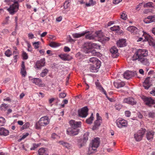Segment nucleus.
I'll list each match as a JSON object with an SVG mask.
<instances>
[{
    "label": "nucleus",
    "mask_w": 155,
    "mask_h": 155,
    "mask_svg": "<svg viewBox=\"0 0 155 155\" xmlns=\"http://www.w3.org/2000/svg\"><path fill=\"white\" fill-rule=\"evenodd\" d=\"M148 55V51L146 49H139L131 58L133 61L138 60L143 65L149 66L150 62L146 57Z\"/></svg>",
    "instance_id": "nucleus-1"
},
{
    "label": "nucleus",
    "mask_w": 155,
    "mask_h": 155,
    "mask_svg": "<svg viewBox=\"0 0 155 155\" xmlns=\"http://www.w3.org/2000/svg\"><path fill=\"white\" fill-rule=\"evenodd\" d=\"M100 143V139L98 137H96L91 142L89 148L88 153H93L92 150L94 151L98 147Z\"/></svg>",
    "instance_id": "nucleus-2"
},
{
    "label": "nucleus",
    "mask_w": 155,
    "mask_h": 155,
    "mask_svg": "<svg viewBox=\"0 0 155 155\" xmlns=\"http://www.w3.org/2000/svg\"><path fill=\"white\" fill-rule=\"evenodd\" d=\"M49 123V118L48 117L45 116L41 117L38 123H37L36 126V128L39 129L40 128L41 126H45L48 125Z\"/></svg>",
    "instance_id": "nucleus-3"
},
{
    "label": "nucleus",
    "mask_w": 155,
    "mask_h": 155,
    "mask_svg": "<svg viewBox=\"0 0 155 155\" xmlns=\"http://www.w3.org/2000/svg\"><path fill=\"white\" fill-rule=\"evenodd\" d=\"M19 5L18 1L15 2L12 5H11L7 9L8 11L11 15H13L18 10Z\"/></svg>",
    "instance_id": "nucleus-4"
},
{
    "label": "nucleus",
    "mask_w": 155,
    "mask_h": 155,
    "mask_svg": "<svg viewBox=\"0 0 155 155\" xmlns=\"http://www.w3.org/2000/svg\"><path fill=\"white\" fill-rule=\"evenodd\" d=\"M102 32L100 31H96L94 33H91L87 34L85 35V38L87 39L94 40L96 37H101L100 35H101Z\"/></svg>",
    "instance_id": "nucleus-5"
},
{
    "label": "nucleus",
    "mask_w": 155,
    "mask_h": 155,
    "mask_svg": "<svg viewBox=\"0 0 155 155\" xmlns=\"http://www.w3.org/2000/svg\"><path fill=\"white\" fill-rule=\"evenodd\" d=\"M145 131V129H142L134 134V137L136 141H140L142 140Z\"/></svg>",
    "instance_id": "nucleus-6"
},
{
    "label": "nucleus",
    "mask_w": 155,
    "mask_h": 155,
    "mask_svg": "<svg viewBox=\"0 0 155 155\" xmlns=\"http://www.w3.org/2000/svg\"><path fill=\"white\" fill-rule=\"evenodd\" d=\"M88 109L87 107H84L78 110V114L80 117L85 118L88 115Z\"/></svg>",
    "instance_id": "nucleus-7"
},
{
    "label": "nucleus",
    "mask_w": 155,
    "mask_h": 155,
    "mask_svg": "<svg viewBox=\"0 0 155 155\" xmlns=\"http://www.w3.org/2000/svg\"><path fill=\"white\" fill-rule=\"evenodd\" d=\"M79 131V130L78 129H75L71 127L67 129V134L70 136H73L77 135Z\"/></svg>",
    "instance_id": "nucleus-8"
},
{
    "label": "nucleus",
    "mask_w": 155,
    "mask_h": 155,
    "mask_svg": "<svg viewBox=\"0 0 155 155\" xmlns=\"http://www.w3.org/2000/svg\"><path fill=\"white\" fill-rule=\"evenodd\" d=\"M117 125L119 128L127 126V123L126 120L122 119H118L116 121Z\"/></svg>",
    "instance_id": "nucleus-9"
},
{
    "label": "nucleus",
    "mask_w": 155,
    "mask_h": 155,
    "mask_svg": "<svg viewBox=\"0 0 155 155\" xmlns=\"http://www.w3.org/2000/svg\"><path fill=\"white\" fill-rule=\"evenodd\" d=\"M71 127L75 129H78L81 127V121H76L74 120H71L69 121Z\"/></svg>",
    "instance_id": "nucleus-10"
},
{
    "label": "nucleus",
    "mask_w": 155,
    "mask_h": 155,
    "mask_svg": "<svg viewBox=\"0 0 155 155\" xmlns=\"http://www.w3.org/2000/svg\"><path fill=\"white\" fill-rule=\"evenodd\" d=\"M143 101L145 104L149 106H151L152 105L155 104L154 100L151 97H144Z\"/></svg>",
    "instance_id": "nucleus-11"
},
{
    "label": "nucleus",
    "mask_w": 155,
    "mask_h": 155,
    "mask_svg": "<svg viewBox=\"0 0 155 155\" xmlns=\"http://www.w3.org/2000/svg\"><path fill=\"white\" fill-rule=\"evenodd\" d=\"M123 103L131 105H134L136 104L137 102L133 97H128L124 99L123 100Z\"/></svg>",
    "instance_id": "nucleus-12"
},
{
    "label": "nucleus",
    "mask_w": 155,
    "mask_h": 155,
    "mask_svg": "<svg viewBox=\"0 0 155 155\" xmlns=\"http://www.w3.org/2000/svg\"><path fill=\"white\" fill-rule=\"evenodd\" d=\"M45 64V59L43 58L41 59L40 60L38 61L36 63L34 67L35 68L40 69L42 67L44 66Z\"/></svg>",
    "instance_id": "nucleus-13"
},
{
    "label": "nucleus",
    "mask_w": 155,
    "mask_h": 155,
    "mask_svg": "<svg viewBox=\"0 0 155 155\" xmlns=\"http://www.w3.org/2000/svg\"><path fill=\"white\" fill-rule=\"evenodd\" d=\"M110 51L112 54V56L113 58H116L119 55L118 50L115 46L112 47L110 49Z\"/></svg>",
    "instance_id": "nucleus-14"
},
{
    "label": "nucleus",
    "mask_w": 155,
    "mask_h": 155,
    "mask_svg": "<svg viewBox=\"0 0 155 155\" xmlns=\"http://www.w3.org/2000/svg\"><path fill=\"white\" fill-rule=\"evenodd\" d=\"M135 73V72H133L131 71H127L124 73L123 76L124 78L129 79L133 76Z\"/></svg>",
    "instance_id": "nucleus-15"
},
{
    "label": "nucleus",
    "mask_w": 155,
    "mask_h": 155,
    "mask_svg": "<svg viewBox=\"0 0 155 155\" xmlns=\"http://www.w3.org/2000/svg\"><path fill=\"white\" fill-rule=\"evenodd\" d=\"M144 21L147 24L155 22V15L148 16L144 19Z\"/></svg>",
    "instance_id": "nucleus-16"
},
{
    "label": "nucleus",
    "mask_w": 155,
    "mask_h": 155,
    "mask_svg": "<svg viewBox=\"0 0 155 155\" xmlns=\"http://www.w3.org/2000/svg\"><path fill=\"white\" fill-rule=\"evenodd\" d=\"M150 77L146 78L143 83V86L145 89H148L150 87Z\"/></svg>",
    "instance_id": "nucleus-17"
},
{
    "label": "nucleus",
    "mask_w": 155,
    "mask_h": 155,
    "mask_svg": "<svg viewBox=\"0 0 155 155\" xmlns=\"http://www.w3.org/2000/svg\"><path fill=\"white\" fill-rule=\"evenodd\" d=\"M143 35L144 36L145 38L144 40L147 41L149 43L150 42H151L152 44V45L153 46H154L155 45V42L153 41V38H152V37L148 34L147 35V34H146V35H144V33L143 31Z\"/></svg>",
    "instance_id": "nucleus-18"
},
{
    "label": "nucleus",
    "mask_w": 155,
    "mask_h": 155,
    "mask_svg": "<svg viewBox=\"0 0 155 155\" xmlns=\"http://www.w3.org/2000/svg\"><path fill=\"white\" fill-rule=\"evenodd\" d=\"M127 30L131 33H133L134 34H137L138 31V29L134 26H130L128 27Z\"/></svg>",
    "instance_id": "nucleus-19"
},
{
    "label": "nucleus",
    "mask_w": 155,
    "mask_h": 155,
    "mask_svg": "<svg viewBox=\"0 0 155 155\" xmlns=\"http://www.w3.org/2000/svg\"><path fill=\"white\" fill-rule=\"evenodd\" d=\"M59 56L61 59L65 61L70 60L71 58V57L67 54H60Z\"/></svg>",
    "instance_id": "nucleus-20"
},
{
    "label": "nucleus",
    "mask_w": 155,
    "mask_h": 155,
    "mask_svg": "<svg viewBox=\"0 0 155 155\" xmlns=\"http://www.w3.org/2000/svg\"><path fill=\"white\" fill-rule=\"evenodd\" d=\"M154 132L153 131H149L147 132L146 134V137L148 140H152L153 137Z\"/></svg>",
    "instance_id": "nucleus-21"
},
{
    "label": "nucleus",
    "mask_w": 155,
    "mask_h": 155,
    "mask_svg": "<svg viewBox=\"0 0 155 155\" xmlns=\"http://www.w3.org/2000/svg\"><path fill=\"white\" fill-rule=\"evenodd\" d=\"M95 84L96 87L98 89L103 92L104 94H106V92L102 87L100 83L98 81H96L95 82Z\"/></svg>",
    "instance_id": "nucleus-22"
},
{
    "label": "nucleus",
    "mask_w": 155,
    "mask_h": 155,
    "mask_svg": "<svg viewBox=\"0 0 155 155\" xmlns=\"http://www.w3.org/2000/svg\"><path fill=\"white\" fill-rule=\"evenodd\" d=\"M20 73L22 76L23 77H25L27 74L25 68V62L24 61H22V62Z\"/></svg>",
    "instance_id": "nucleus-23"
},
{
    "label": "nucleus",
    "mask_w": 155,
    "mask_h": 155,
    "mask_svg": "<svg viewBox=\"0 0 155 155\" xmlns=\"http://www.w3.org/2000/svg\"><path fill=\"white\" fill-rule=\"evenodd\" d=\"M117 46L119 47H122L126 45V41L124 39H120L117 43Z\"/></svg>",
    "instance_id": "nucleus-24"
},
{
    "label": "nucleus",
    "mask_w": 155,
    "mask_h": 155,
    "mask_svg": "<svg viewBox=\"0 0 155 155\" xmlns=\"http://www.w3.org/2000/svg\"><path fill=\"white\" fill-rule=\"evenodd\" d=\"M89 31H84L82 33H75L72 34V36L74 38H78L84 36Z\"/></svg>",
    "instance_id": "nucleus-25"
},
{
    "label": "nucleus",
    "mask_w": 155,
    "mask_h": 155,
    "mask_svg": "<svg viewBox=\"0 0 155 155\" xmlns=\"http://www.w3.org/2000/svg\"><path fill=\"white\" fill-rule=\"evenodd\" d=\"M9 133V131L4 128L1 127L0 128V135L6 136L8 135Z\"/></svg>",
    "instance_id": "nucleus-26"
},
{
    "label": "nucleus",
    "mask_w": 155,
    "mask_h": 155,
    "mask_svg": "<svg viewBox=\"0 0 155 155\" xmlns=\"http://www.w3.org/2000/svg\"><path fill=\"white\" fill-rule=\"evenodd\" d=\"M114 84L115 87L118 88L124 87L125 83L122 82H115L114 83Z\"/></svg>",
    "instance_id": "nucleus-27"
},
{
    "label": "nucleus",
    "mask_w": 155,
    "mask_h": 155,
    "mask_svg": "<svg viewBox=\"0 0 155 155\" xmlns=\"http://www.w3.org/2000/svg\"><path fill=\"white\" fill-rule=\"evenodd\" d=\"M100 36L101 37H98L100 38V41L103 44L105 43L106 41H107L109 40L110 38L109 37L103 36L102 35V33L101 35H100Z\"/></svg>",
    "instance_id": "nucleus-28"
},
{
    "label": "nucleus",
    "mask_w": 155,
    "mask_h": 155,
    "mask_svg": "<svg viewBox=\"0 0 155 155\" xmlns=\"http://www.w3.org/2000/svg\"><path fill=\"white\" fill-rule=\"evenodd\" d=\"M47 152L46 149L44 148H41L38 150V153L39 155H45L46 154Z\"/></svg>",
    "instance_id": "nucleus-29"
},
{
    "label": "nucleus",
    "mask_w": 155,
    "mask_h": 155,
    "mask_svg": "<svg viewBox=\"0 0 155 155\" xmlns=\"http://www.w3.org/2000/svg\"><path fill=\"white\" fill-rule=\"evenodd\" d=\"M84 47L87 49H92V43L88 42H85L84 45Z\"/></svg>",
    "instance_id": "nucleus-30"
},
{
    "label": "nucleus",
    "mask_w": 155,
    "mask_h": 155,
    "mask_svg": "<svg viewBox=\"0 0 155 155\" xmlns=\"http://www.w3.org/2000/svg\"><path fill=\"white\" fill-rule=\"evenodd\" d=\"M99 68L96 66H95L94 65L92 64L90 68V70L91 72H96L98 71Z\"/></svg>",
    "instance_id": "nucleus-31"
},
{
    "label": "nucleus",
    "mask_w": 155,
    "mask_h": 155,
    "mask_svg": "<svg viewBox=\"0 0 155 155\" xmlns=\"http://www.w3.org/2000/svg\"><path fill=\"white\" fill-rule=\"evenodd\" d=\"M60 45V44L59 43L55 42H51L50 43L49 45L51 47L55 48L59 46Z\"/></svg>",
    "instance_id": "nucleus-32"
},
{
    "label": "nucleus",
    "mask_w": 155,
    "mask_h": 155,
    "mask_svg": "<svg viewBox=\"0 0 155 155\" xmlns=\"http://www.w3.org/2000/svg\"><path fill=\"white\" fill-rule=\"evenodd\" d=\"M8 107V105L4 103L2 104L0 107V109L2 111H6Z\"/></svg>",
    "instance_id": "nucleus-33"
},
{
    "label": "nucleus",
    "mask_w": 155,
    "mask_h": 155,
    "mask_svg": "<svg viewBox=\"0 0 155 155\" xmlns=\"http://www.w3.org/2000/svg\"><path fill=\"white\" fill-rule=\"evenodd\" d=\"M110 28L111 31H116L117 33H118L120 30V27L119 26H114L111 27Z\"/></svg>",
    "instance_id": "nucleus-34"
},
{
    "label": "nucleus",
    "mask_w": 155,
    "mask_h": 155,
    "mask_svg": "<svg viewBox=\"0 0 155 155\" xmlns=\"http://www.w3.org/2000/svg\"><path fill=\"white\" fill-rule=\"evenodd\" d=\"M95 4V2L93 0H89L88 3H86L85 5L87 7H90L94 5Z\"/></svg>",
    "instance_id": "nucleus-35"
},
{
    "label": "nucleus",
    "mask_w": 155,
    "mask_h": 155,
    "mask_svg": "<svg viewBox=\"0 0 155 155\" xmlns=\"http://www.w3.org/2000/svg\"><path fill=\"white\" fill-rule=\"evenodd\" d=\"M48 72V70L47 69L45 68L42 71V72L40 74V75L41 77H44L46 75Z\"/></svg>",
    "instance_id": "nucleus-36"
},
{
    "label": "nucleus",
    "mask_w": 155,
    "mask_h": 155,
    "mask_svg": "<svg viewBox=\"0 0 155 155\" xmlns=\"http://www.w3.org/2000/svg\"><path fill=\"white\" fill-rule=\"evenodd\" d=\"M94 119V117L93 116V114H92L90 117L86 120V122L88 124H91L92 123V121Z\"/></svg>",
    "instance_id": "nucleus-37"
},
{
    "label": "nucleus",
    "mask_w": 155,
    "mask_h": 155,
    "mask_svg": "<svg viewBox=\"0 0 155 155\" xmlns=\"http://www.w3.org/2000/svg\"><path fill=\"white\" fill-rule=\"evenodd\" d=\"M59 143L65 147L68 148L70 147L69 144L67 143L61 141L59 142Z\"/></svg>",
    "instance_id": "nucleus-38"
},
{
    "label": "nucleus",
    "mask_w": 155,
    "mask_h": 155,
    "mask_svg": "<svg viewBox=\"0 0 155 155\" xmlns=\"http://www.w3.org/2000/svg\"><path fill=\"white\" fill-rule=\"evenodd\" d=\"M6 122L5 118L2 117H0V127L4 126Z\"/></svg>",
    "instance_id": "nucleus-39"
},
{
    "label": "nucleus",
    "mask_w": 155,
    "mask_h": 155,
    "mask_svg": "<svg viewBox=\"0 0 155 155\" xmlns=\"http://www.w3.org/2000/svg\"><path fill=\"white\" fill-rule=\"evenodd\" d=\"M101 64V61L98 60L95 62H94V64H93L92 65L99 68L100 67Z\"/></svg>",
    "instance_id": "nucleus-40"
},
{
    "label": "nucleus",
    "mask_w": 155,
    "mask_h": 155,
    "mask_svg": "<svg viewBox=\"0 0 155 155\" xmlns=\"http://www.w3.org/2000/svg\"><path fill=\"white\" fill-rule=\"evenodd\" d=\"M5 55L8 57H10L12 55L11 51L9 49H8L5 52Z\"/></svg>",
    "instance_id": "nucleus-41"
},
{
    "label": "nucleus",
    "mask_w": 155,
    "mask_h": 155,
    "mask_svg": "<svg viewBox=\"0 0 155 155\" xmlns=\"http://www.w3.org/2000/svg\"><path fill=\"white\" fill-rule=\"evenodd\" d=\"M153 3L151 2H150L148 3H145L144 5L143 6L144 8H149L153 7L152 6Z\"/></svg>",
    "instance_id": "nucleus-42"
},
{
    "label": "nucleus",
    "mask_w": 155,
    "mask_h": 155,
    "mask_svg": "<svg viewBox=\"0 0 155 155\" xmlns=\"http://www.w3.org/2000/svg\"><path fill=\"white\" fill-rule=\"evenodd\" d=\"M100 47V46L97 44L92 43V48L98 49Z\"/></svg>",
    "instance_id": "nucleus-43"
},
{
    "label": "nucleus",
    "mask_w": 155,
    "mask_h": 155,
    "mask_svg": "<svg viewBox=\"0 0 155 155\" xmlns=\"http://www.w3.org/2000/svg\"><path fill=\"white\" fill-rule=\"evenodd\" d=\"M22 56L23 59L24 60H26L28 58V56L27 54L24 51H23Z\"/></svg>",
    "instance_id": "nucleus-44"
},
{
    "label": "nucleus",
    "mask_w": 155,
    "mask_h": 155,
    "mask_svg": "<svg viewBox=\"0 0 155 155\" xmlns=\"http://www.w3.org/2000/svg\"><path fill=\"white\" fill-rule=\"evenodd\" d=\"M70 2L68 1H66L64 3V9H66L67 8L70 6Z\"/></svg>",
    "instance_id": "nucleus-45"
},
{
    "label": "nucleus",
    "mask_w": 155,
    "mask_h": 155,
    "mask_svg": "<svg viewBox=\"0 0 155 155\" xmlns=\"http://www.w3.org/2000/svg\"><path fill=\"white\" fill-rule=\"evenodd\" d=\"M89 135V133L86 132L84 133L83 136V140L86 141L88 140V136Z\"/></svg>",
    "instance_id": "nucleus-46"
},
{
    "label": "nucleus",
    "mask_w": 155,
    "mask_h": 155,
    "mask_svg": "<svg viewBox=\"0 0 155 155\" xmlns=\"http://www.w3.org/2000/svg\"><path fill=\"white\" fill-rule=\"evenodd\" d=\"M98 60V59L96 58L92 57L90 59L89 61L90 62L92 63L93 64H94V62Z\"/></svg>",
    "instance_id": "nucleus-47"
},
{
    "label": "nucleus",
    "mask_w": 155,
    "mask_h": 155,
    "mask_svg": "<svg viewBox=\"0 0 155 155\" xmlns=\"http://www.w3.org/2000/svg\"><path fill=\"white\" fill-rule=\"evenodd\" d=\"M40 43L39 41L35 42L33 43V45L35 49H37L39 48L38 45Z\"/></svg>",
    "instance_id": "nucleus-48"
},
{
    "label": "nucleus",
    "mask_w": 155,
    "mask_h": 155,
    "mask_svg": "<svg viewBox=\"0 0 155 155\" xmlns=\"http://www.w3.org/2000/svg\"><path fill=\"white\" fill-rule=\"evenodd\" d=\"M41 81V80L40 79L37 78H35L33 80V82L36 84H38Z\"/></svg>",
    "instance_id": "nucleus-49"
},
{
    "label": "nucleus",
    "mask_w": 155,
    "mask_h": 155,
    "mask_svg": "<svg viewBox=\"0 0 155 155\" xmlns=\"http://www.w3.org/2000/svg\"><path fill=\"white\" fill-rule=\"evenodd\" d=\"M122 107V105L120 104H117L115 106V109L117 110H119Z\"/></svg>",
    "instance_id": "nucleus-50"
},
{
    "label": "nucleus",
    "mask_w": 155,
    "mask_h": 155,
    "mask_svg": "<svg viewBox=\"0 0 155 155\" xmlns=\"http://www.w3.org/2000/svg\"><path fill=\"white\" fill-rule=\"evenodd\" d=\"M13 50H14L13 52V54H18L19 53L17 50V47H16L14 46L13 47Z\"/></svg>",
    "instance_id": "nucleus-51"
},
{
    "label": "nucleus",
    "mask_w": 155,
    "mask_h": 155,
    "mask_svg": "<svg viewBox=\"0 0 155 155\" xmlns=\"http://www.w3.org/2000/svg\"><path fill=\"white\" fill-rule=\"evenodd\" d=\"M121 18L124 20H125L127 18V15L125 13L123 12L121 15Z\"/></svg>",
    "instance_id": "nucleus-52"
},
{
    "label": "nucleus",
    "mask_w": 155,
    "mask_h": 155,
    "mask_svg": "<svg viewBox=\"0 0 155 155\" xmlns=\"http://www.w3.org/2000/svg\"><path fill=\"white\" fill-rule=\"evenodd\" d=\"M29 123H26L23 126L22 128L23 129H26L29 127Z\"/></svg>",
    "instance_id": "nucleus-53"
},
{
    "label": "nucleus",
    "mask_w": 155,
    "mask_h": 155,
    "mask_svg": "<svg viewBox=\"0 0 155 155\" xmlns=\"http://www.w3.org/2000/svg\"><path fill=\"white\" fill-rule=\"evenodd\" d=\"M27 46H28V49L27 50L28 51H30V52L32 51V48L31 47V45L29 43H27Z\"/></svg>",
    "instance_id": "nucleus-54"
},
{
    "label": "nucleus",
    "mask_w": 155,
    "mask_h": 155,
    "mask_svg": "<svg viewBox=\"0 0 155 155\" xmlns=\"http://www.w3.org/2000/svg\"><path fill=\"white\" fill-rule=\"evenodd\" d=\"M58 137V136L55 133H54L51 135V138L54 139Z\"/></svg>",
    "instance_id": "nucleus-55"
},
{
    "label": "nucleus",
    "mask_w": 155,
    "mask_h": 155,
    "mask_svg": "<svg viewBox=\"0 0 155 155\" xmlns=\"http://www.w3.org/2000/svg\"><path fill=\"white\" fill-rule=\"evenodd\" d=\"M66 96V94L65 93H61L59 94V97L60 98H64Z\"/></svg>",
    "instance_id": "nucleus-56"
},
{
    "label": "nucleus",
    "mask_w": 155,
    "mask_h": 155,
    "mask_svg": "<svg viewBox=\"0 0 155 155\" xmlns=\"http://www.w3.org/2000/svg\"><path fill=\"white\" fill-rule=\"evenodd\" d=\"M154 113L153 112H150L148 113L149 117L153 118L154 117Z\"/></svg>",
    "instance_id": "nucleus-57"
},
{
    "label": "nucleus",
    "mask_w": 155,
    "mask_h": 155,
    "mask_svg": "<svg viewBox=\"0 0 155 155\" xmlns=\"http://www.w3.org/2000/svg\"><path fill=\"white\" fill-rule=\"evenodd\" d=\"M125 115L127 117H129L131 115L130 112L129 111H126L125 112Z\"/></svg>",
    "instance_id": "nucleus-58"
},
{
    "label": "nucleus",
    "mask_w": 155,
    "mask_h": 155,
    "mask_svg": "<svg viewBox=\"0 0 155 155\" xmlns=\"http://www.w3.org/2000/svg\"><path fill=\"white\" fill-rule=\"evenodd\" d=\"M28 36L29 39H32L34 38V35L32 33H29L28 34Z\"/></svg>",
    "instance_id": "nucleus-59"
},
{
    "label": "nucleus",
    "mask_w": 155,
    "mask_h": 155,
    "mask_svg": "<svg viewBox=\"0 0 155 155\" xmlns=\"http://www.w3.org/2000/svg\"><path fill=\"white\" fill-rule=\"evenodd\" d=\"M97 120H98L102 121L101 117L99 116V114L98 113H97L96 114Z\"/></svg>",
    "instance_id": "nucleus-60"
},
{
    "label": "nucleus",
    "mask_w": 155,
    "mask_h": 155,
    "mask_svg": "<svg viewBox=\"0 0 155 155\" xmlns=\"http://www.w3.org/2000/svg\"><path fill=\"white\" fill-rule=\"evenodd\" d=\"M101 121H102L96 120L94 122V124H95L100 126L101 125Z\"/></svg>",
    "instance_id": "nucleus-61"
},
{
    "label": "nucleus",
    "mask_w": 155,
    "mask_h": 155,
    "mask_svg": "<svg viewBox=\"0 0 155 155\" xmlns=\"http://www.w3.org/2000/svg\"><path fill=\"white\" fill-rule=\"evenodd\" d=\"M122 0H113V3L115 4H118L122 1Z\"/></svg>",
    "instance_id": "nucleus-62"
},
{
    "label": "nucleus",
    "mask_w": 155,
    "mask_h": 155,
    "mask_svg": "<svg viewBox=\"0 0 155 155\" xmlns=\"http://www.w3.org/2000/svg\"><path fill=\"white\" fill-rule=\"evenodd\" d=\"M99 126L95 124H94V125L93 126L92 128V130H97Z\"/></svg>",
    "instance_id": "nucleus-63"
},
{
    "label": "nucleus",
    "mask_w": 155,
    "mask_h": 155,
    "mask_svg": "<svg viewBox=\"0 0 155 155\" xmlns=\"http://www.w3.org/2000/svg\"><path fill=\"white\" fill-rule=\"evenodd\" d=\"M64 50L65 52H67L69 51L70 49L68 47L65 46L64 48Z\"/></svg>",
    "instance_id": "nucleus-64"
}]
</instances>
